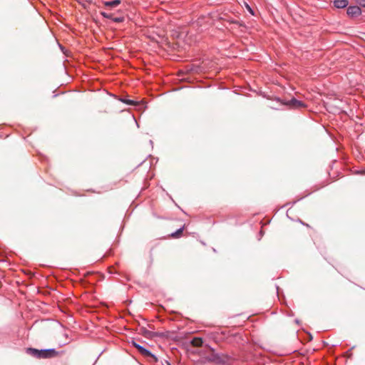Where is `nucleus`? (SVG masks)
I'll return each mask as SVG.
<instances>
[{
    "label": "nucleus",
    "mask_w": 365,
    "mask_h": 365,
    "mask_svg": "<svg viewBox=\"0 0 365 365\" xmlns=\"http://www.w3.org/2000/svg\"><path fill=\"white\" fill-rule=\"evenodd\" d=\"M26 352L38 359H48L54 357L58 354V352L54 349L38 350L34 348H29Z\"/></svg>",
    "instance_id": "1"
},
{
    "label": "nucleus",
    "mask_w": 365,
    "mask_h": 365,
    "mask_svg": "<svg viewBox=\"0 0 365 365\" xmlns=\"http://www.w3.org/2000/svg\"><path fill=\"white\" fill-rule=\"evenodd\" d=\"M285 104L292 108H301L306 107V105L304 102L298 101L294 98H292L291 100L286 102Z\"/></svg>",
    "instance_id": "2"
},
{
    "label": "nucleus",
    "mask_w": 365,
    "mask_h": 365,
    "mask_svg": "<svg viewBox=\"0 0 365 365\" xmlns=\"http://www.w3.org/2000/svg\"><path fill=\"white\" fill-rule=\"evenodd\" d=\"M346 13L349 16L354 17L361 14V9L357 6H350L347 8Z\"/></svg>",
    "instance_id": "3"
},
{
    "label": "nucleus",
    "mask_w": 365,
    "mask_h": 365,
    "mask_svg": "<svg viewBox=\"0 0 365 365\" xmlns=\"http://www.w3.org/2000/svg\"><path fill=\"white\" fill-rule=\"evenodd\" d=\"M133 346L138 349V351L144 356L146 357H154V355L151 354V352L143 346L133 342Z\"/></svg>",
    "instance_id": "4"
},
{
    "label": "nucleus",
    "mask_w": 365,
    "mask_h": 365,
    "mask_svg": "<svg viewBox=\"0 0 365 365\" xmlns=\"http://www.w3.org/2000/svg\"><path fill=\"white\" fill-rule=\"evenodd\" d=\"M349 4L348 0H334V5L338 9H343L347 6Z\"/></svg>",
    "instance_id": "5"
},
{
    "label": "nucleus",
    "mask_w": 365,
    "mask_h": 365,
    "mask_svg": "<svg viewBox=\"0 0 365 365\" xmlns=\"http://www.w3.org/2000/svg\"><path fill=\"white\" fill-rule=\"evenodd\" d=\"M190 344L192 346L195 347H200L202 346L203 340L202 338L200 337H194L191 341Z\"/></svg>",
    "instance_id": "6"
},
{
    "label": "nucleus",
    "mask_w": 365,
    "mask_h": 365,
    "mask_svg": "<svg viewBox=\"0 0 365 365\" xmlns=\"http://www.w3.org/2000/svg\"><path fill=\"white\" fill-rule=\"evenodd\" d=\"M120 4V0H113V1H106L104 3L105 6H108V7H115V6H118Z\"/></svg>",
    "instance_id": "7"
},
{
    "label": "nucleus",
    "mask_w": 365,
    "mask_h": 365,
    "mask_svg": "<svg viewBox=\"0 0 365 365\" xmlns=\"http://www.w3.org/2000/svg\"><path fill=\"white\" fill-rule=\"evenodd\" d=\"M183 230H184V227H180V229H178L176 232L172 233L170 235V236L173 238H178V237H180L183 232Z\"/></svg>",
    "instance_id": "8"
},
{
    "label": "nucleus",
    "mask_w": 365,
    "mask_h": 365,
    "mask_svg": "<svg viewBox=\"0 0 365 365\" xmlns=\"http://www.w3.org/2000/svg\"><path fill=\"white\" fill-rule=\"evenodd\" d=\"M112 21L116 23H121L124 21V17H113Z\"/></svg>",
    "instance_id": "9"
},
{
    "label": "nucleus",
    "mask_w": 365,
    "mask_h": 365,
    "mask_svg": "<svg viewBox=\"0 0 365 365\" xmlns=\"http://www.w3.org/2000/svg\"><path fill=\"white\" fill-rule=\"evenodd\" d=\"M101 15L104 18H106V19H112V18H113V14H108V13H106V12H102Z\"/></svg>",
    "instance_id": "10"
},
{
    "label": "nucleus",
    "mask_w": 365,
    "mask_h": 365,
    "mask_svg": "<svg viewBox=\"0 0 365 365\" xmlns=\"http://www.w3.org/2000/svg\"><path fill=\"white\" fill-rule=\"evenodd\" d=\"M357 3L362 7H365V0H356Z\"/></svg>",
    "instance_id": "11"
},
{
    "label": "nucleus",
    "mask_w": 365,
    "mask_h": 365,
    "mask_svg": "<svg viewBox=\"0 0 365 365\" xmlns=\"http://www.w3.org/2000/svg\"><path fill=\"white\" fill-rule=\"evenodd\" d=\"M123 101L128 105H134L135 103L132 100H123Z\"/></svg>",
    "instance_id": "12"
},
{
    "label": "nucleus",
    "mask_w": 365,
    "mask_h": 365,
    "mask_svg": "<svg viewBox=\"0 0 365 365\" xmlns=\"http://www.w3.org/2000/svg\"><path fill=\"white\" fill-rule=\"evenodd\" d=\"M217 356L216 355H213L212 357H210L208 358V360L209 361H215L217 359Z\"/></svg>",
    "instance_id": "13"
},
{
    "label": "nucleus",
    "mask_w": 365,
    "mask_h": 365,
    "mask_svg": "<svg viewBox=\"0 0 365 365\" xmlns=\"http://www.w3.org/2000/svg\"><path fill=\"white\" fill-rule=\"evenodd\" d=\"M248 10L253 14V11H252L251 8L249 6H247Z\"/></svg>",
    "instance_id": "14"
}]
</instances>
